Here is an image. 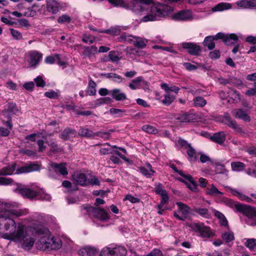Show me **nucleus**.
Masks as SVG:
<instances>
[{"mask_svg": "<svg viewBox=\"0 0 256 256\" xmlns=\"http://www.w3.org/2000/svg\"><path fill=\"white\" fill-rule=\"evenodd\" d=\"M110 114L115 116H122L126 112V110L122 109L110 108Z\"/></svg>", "mask_w": 256, "mask_h": 256, "instance_id": "54", "label": "nucleus"}, {"mask_svg": "<svg viewBox=\"0 0 256 256\" xmlns=\"http://www.w3.org/2000/svg\"><path fill=\"white\" fill-rule=\"evenodd\" d=\"M226 134L224 132H220L214 134L210 138V140L217 144H222L226 140Z\"/></svg>", "mask_w": 256, "mask_h": 256, "instance_id": "21", "label": "nucleus"}, {"mask_svg": "<svg viewBox=\"0 0 256 256\" xmlns=\"http://www.w3.org/2000/svg\"><path fill=\"white\" fill-rule=\"evenodd\" d=\"M98 52L97 48L96 46H84V54L90 57L94 55Z\"/></svg>", "mask_w": 256, "mask_h": 256, "instance_id": "36", "label": "nucleus"}, {"mask_svg": "<svg viewBox=\"0 0 256 256\" xmlns=\"http://www.w3.org/2000/svg\"><path fill=\"white\" fill-rule=\"evenodd\" d=\"M78 134L83 137H92L95 136V134L88 128H80Z\"/></svg>", "mask_w": 256, "mask_h": 256, "instance_id": "42", "label": "nucleus"}, {"mask_svg": "<svg viewBox=\"0 0 256 256\" xmlns=\"http://www.w3.org/2000/svg\"><path fill=\"white\" fill-rule=\"evenodd\" d=\"M17 192L22 196L30 199L36 198L38 200H50V196L37 186H32L30 188L24 186L17 189Z\"/></svg>", "mask_w": 256, "mask_h": 256, "instance_id": "4", "label": "nucleus"}, {"mask_svg": "<svg viewBox=\"0 0 256 256\" xmlns=\"http://www.w3.org/2000/svg\"><path fill=\"white\" fill-rule=\"evenodd\" d=\"M110 94L116 100H124L126 98V94L122 92L120 89H114L110 91Z\"/></svg>", "mask_w": 256, "mask_h": 256, "instance_id": "27", "label": "nucleus"}, {"mask_svg": "<svg viewBox=\"0 0 256 256\" xmlns=\"http://www.w3.org/2000/svg\"><path fill=\"white\" fill-rule=\"evenodd\" d=\"M51 166L56 172H59L63 176H66L68 174V172L66 166V164L62 163L60 164L56 163H52Z\"/></svg>", "mask_w": 256, "mask_h": 256, "instance_id": "22", "label": "nucleus"}, {"mask_svg": "<svg viewBox=\"0 0 256 256\" xmlns=\"http://www.w3.org/2000/svg\"><path fill=\"white\" fill-rule=\"evenodd\" d=\"M48 146L50 147V151L52 153H57L61 152L63 150V148L60 146L54 140H51L46 142Z\"/></svg>", "mask_w": 256, "mask_h": 256, "instance_id": "29", "label": "nucleus"}, {"mask_svg": "<svg viewBox=\"0 0 256 256\" xmlns=\"http://www.w3.org/2000/svg\"><path fill=\"white\" fill-rule=\"evenodd\" d=\"M96 84L92 80H90L86 90L87 94L90 96L95 95L96 94Z\"/></svg>", "mask_w": 256, "mask_h": 256, "instance_id": "39", "label": "nucleus"}, {"mask_svg": "<svg viewBox=\"0 0 256 256\" xmlns=\"http://www.w3.org/2000/svg\"><path fill=\"white\" fill-rule=\"evenodd\" d=\"M232 114L236 118L246 122H249L250 120V116L242 108L234 110L232 111Z\"/></svg>", "mask_w": 256, "mask_h": 256, "instance_id": "17", "label": "nucleus"}, {"mask_svg": "<svg viewBox=\"0 0 256 256\" xmlns=\"http://www.w3.org/2000/svg\"><path fill=\"white\" fill-rule=\"evenodd\" d=\"M170 12V8L165 4H158L152 6L148 4L142 14V16H144L140 21L148 22L158 20L161 18L168 15Z\"/></svg>", "mask_w": 256, "mask_h": 256, "instance_id": "3", "label": "nucleus"}, {"mask_svg": "<svg viewBox=\"0 0 256 256\" xmlns=\"http://www.w3.org/2000/svg\"><path fill=\"white\" fill-rule=\"evenodd\" d=\"M226 204L230 206H235L236 209L239 212H244L248 217V224L251 225L256 224V210L252 207H248L245 205L236 204L229 199L227 200Z\"/></svg>", "mask_w": 256, "mask_h": 256, "instance_id": "5", "label": "nucleus"}, {"mask_svg": "<svg viewBox=\"0 0 256 256\" xmlns=\"http://www.w3.org/2000/svg\"><path fill=\"white\" fill-rule=\"evenodd\" d=\"M99 256H114L112 248L105 247L103 248Z\"/></svg>", "mask_w": 256, "mask_h": 256, "instance_id": "58", "label": "nucleus"}, {"mask_svg": "<svg viewBox=\"0 0 256 256\" xmlns=\"http://www.w3.org/2000/svg\"><path fill=\"white\" fill-rule=\"evenodd\" d=\"M162 253L161 251L158 249H154L150 253L146 255L139 256L136 255L135 256H162Z\"/></svg>", "mask_w": 256, "mask_h": 256, "instance_id": "64", "label": "nucleus"}, {"mask_svg": "<svg viewBox=\"0 0 256 256\" xmlns=\"http://www.w3.org/2000/svg\"><path fill=\"white\" fill-rule=\"evenodd\" d=\"M135 37L132 35L124 33L118 38V40L120 42H126L133 44Z\"/></svg>", "mask_w": 256, "mask_h": 256, "instance_id": "32", "label": "nucleus"}, {"mask_svg": "<svg viewBox=\"0 0 256 256\" xmlns=\"http://www.w3.org/2000/svg\"><path fill=\"white\" fill-rule=\"evenodd\" d=\"M141 82H145L142 76H138L132 80V82L128 85L130 89L132 90L138 88V86Z\"/></svg>", "mask_w": 256, "mask_h": 256, "instance_id": "40", "label": "nucleus"}, {"mask_svg": "<svg viewBox=\"0 0 256 256\" xmlns=\"http://www.w3.org/2000/svg\"><path fill=\"white\" fill-rule=\"evenodd\" d=\"M195 18L190 10H182L174 14L172 19L178 21H190Z\"/></svg>", "mask_w": 256, "mask_h": 256, "instance_id": "11", "label": "nucleus"}, {"mask_svg": "<svg viewBox=\"0 0 256 256\" xmlns=\"http://www.w3.org/2000/svg\"><path fill=\"white\" fill-rule=\"evenodd\" d=\"M104 76L106 78L111 79L113 81H114L116 82L120 83L122 81V78L120 76L116 73H113V72L107 73V74H104Z\"/></svg>", "mask_w": 256, "mask_h": 256, "instance_id": "46", "label": "nucleus"}, {"mask_svg": "<svg viewBox=\"0 0 256 256\" xmlns=\"http://www.w3.org/2000/svg\"><path fill=\"white\" fill-rule=\"evenodd\" d=\"M16 169V164L12 163L0 170V176L12 174Z\"/></svg>", "mask_w": 256, "mask_h": 256, "instance_id": "25", "label": "nucleus"}, {"mask_svg": "<svg viewBox=\"0 0 256 256\" xmlns=\"http://www.w3.org/2000/svg\"><path fill=\"white\" fill-rule=\"evenodd\" d=\"M142 130L146 133L150 134H156L158 132V130L157 128L149 124L144 125L142 127Z\"/></svg>", "mask_w": 256, "mask_h": 256, "instance_id": "50", "label": "nucleus"}, {"mask_svg": "<svg viewBox=\"0 0 256 256\" xmlns=\"http://www.w3.org/2000/svg\"><path fill=\"white\" fill-rule=\"evenodd\" d=\"M176 120L180 122H190L196 120V115L192 114L184 113L179 114Z\"/></svg>", "mask_w": 256, "mask_h": 256, "instance_id": "20", "label": "nucleus"}, {"mask_svg": "<svg viewBox=\"0 0 256 256\" xmlns=\"http://www.w3.org/2000/svg\"><path fill=\"white\" fill-rule=\"evenodd\" d=\"M112 102V99L108 97L102 98L100 99H98L96 102V105L100 106L102 104H108Z\"/></svg>", "mask_w": 256, "mask_h": 256, "instance_id": "62", "label": "nucleus"}, {"mask_svg": "<svg viewBox=\"0 0 256 256\" xmlns=\"http://www.w3.org/2000/svg\"><path fill=\"white\" fill-rule=\"evenodd\" d=\"M182 48L186 49L188 52L192 55H198L200 52V47L196 44L191 42H185L182 44Z\"/></svg>", "mask_w": 256, "mask_h": 256, "instance_id": "14", "label": "nucleus"}, {"mask_svg": "<svg viewBox=\"0 0 256 256\" xmlns=\"http://www.w3.org/2000/svg\"><path fill=\"white\" fill-rule=\"evenodd\" d=\"M224 122L229 127L234 130L239 134H244V132L243 129L239 126L236 122L232 120L230 116L228 114H226L224 118Z\"/></svg>", "mask_w": 256, "mask_h": 256, "instance_id": "13", "label": "nucleus"}, {"mask_svg": "<svg viewBox=\"0 0 256 256\" xmlns=\"http://www.w3.org/2000/svg\"><path fill=\"white\" fill-rule=\"evenodd\" d=\"M40 165L37 164L30 162L29 164H26L24 166L18 168L16 170V174H20L22 173H28L37 171L40 170Z\"/></svg>", "mask_w": 256, "mask_h": 256, "instance_id": "12", "label": "nucleus"}, {"mask_svg": "<svg viewBox=\"0 0 256 256\" xmlns=\"http://www.w3.org/2000/svg\"><path fill=\"white\" fill-rule=\"evenodd\" d=\"M194 210L196 214H198L202 217L206 218H210V214L208 210L204 208H194Z\"/></svg>", "mask_w": 256, "mask_h": 256, "instance_id": "34", "label": "nucleus"}, {"mask_svg": "<svg viewBox=\"0 0 256 256\" xmlns=\"http://www.w3.org/2000/svg\"><path fill=\"white\" fill-rule=\"evenodd\" d=\"M212 212L214 216L219 220L220 223L221 225L224 226H228V222L225 216L222 213L214 209H212Z\"/></svg>", "mask_w": 256, "mask_h": 256, "instance_id": "31", "label": "nucleus"}, {"mask_svg": "<svg viewBox=\"0 0 256 256\" xmlns=\"http://www.w3.org/2000/svg\"><path fill=\"white\" fill-rule=\"evenodd\" d=\"M17 206L16 203L0 200V238L13 241L29 250L36 244V239L29 234V228L22 223L16 224L13 219L22 215L21 210H16Z\"/></svg>", "mask_w": 256, "mask_h": 256, "instance_id": "1", "label": "nucleus"}, {"mask_svg": "<svg viewBox=\"0 0 256 256\" xmlns=\"http://www.w3.org/2000/svg\"><path fill=\"white\" fill-rule=\"evenodd\" d=\"M221 237L226 243L232 241L234 239V232L230 230L222 232L221 235Z\"/></svg>", "mask_w": 256, "mask_h": 256, "instance_id": "37", "label": "nucleus"}, {"mask_svg": "<svg viewBox=\"0 0 256 256\" xmlns=\"http://www.w3.org/2000/svg\"><path fill=\"white\" fill-rule=\"evenodd\" d=\"M62 186L63 187L66 188L68 189V190L69 192L74 191L77 190L76 186H74L73 188L72 186L71 182L68 180H64L62 183Z\"/></svg>", "mask_w": 256, "mask_h": 256, "instance_id": "60", "label": "nucleus"}, {"mask_svg": "<svg viewBox=\"0 0 256 256\" xmlns=\"http://www.w3.org/2000/svg\"><path fill=\"white\" fill-rule=\"evenodd\" d=\"M231 7L230 4L222 2L217 4L212 10L214 11H221L229 9L231 8Z\"/></svg>", "mask_w": 256, "mask_h": 256, "instance_id": "51", "label": "nucleus"}, {"mask_svg": "<svg viewBox=\"0 0 256 256\" xmlns=\"http://www.w3.org/2000/svg\"><path fill=\"white\" fill-rule=\"evenodd\" d=\"M192 230L198 232V236L202 238H210L214 236V233L209 226H206L202 222H192L188 224Z\"/></svg>", "mask_w": 256, "mask_h": 256, "instance_id": "8", "label": "nucleus"}, {"mask_svg": "<svg viewBox=\"0 0 256 256\" xmlns=\"http://www.w3.org/2000/svg\"><path fill=\"white\" fill-rule=\"evenodd\" d=\"M47 10L52 14L56 13L59 8V4L56 0H46Z\"/></svg>", "mask_w": 256, "mask_h": 256, "instance_id": "24", "label": "nucleus"}, {"mask_svg": "<svg viewBox=\"0 0 256 256\" xmlns=\"http://www.w3.org/2000/svg\"><path fill=\"white\" fill-rule=\"evenodd\" d=\"M206 193L207 195L211 196H216L218 195L223 194V193L220 191L214 184L208 186L206 188Z\"/></svg>", "mask_w": 256, "mask_h": 256, "instance_id": "28", "label": "nucleus"}, {"mask_svg": "<svg viewBox=\"0 0 256 256\" xmlns=\"http://www.w3.org/2000/svg\"><path fill=\"white\" fill-rule=\"evenodd\" d=\"M52 240L50 242L49 249L50 250H57L60 248L62 246V242L61 240L58 238H50Z\"/></svg>", "mask_w": 256, "mask_h": 256, "instance_id": "33", "label": "nucleus"}, {"mask_svg": "<svg viewBox=\"0 0 256 256\" xmlns=\"http://www.w3.org/2000/svg\"><path fill=\"white\" fill-rule=\"evenodd\" d=\"M140 172L148 178H151L155 172V171L152 169L151 165L148 163L144 166L138 168Z\"/></svg>", "mask_w": 256, "mask_h": 256, "instance_id": "19", "label": "nucleus"}, {"mask_svg": "<svg viewBox=\"0 0 256 256\" xmlns=\"http://www.w3.org/2000/svg\"><path fill=\"white\" fill-rule=\"evenodd\" d=\"M194 104L195 106L202 108L206 104V101L202 96H196L194 98Z\"/></svg>", "mask_w": 256, "mask_h": 256, "instance_id": "47", "label": "nucleus"}, {"mask_svg": "<svg viewBox=\"0 0 256 256\" xmlns=\"http://www.w3.org/2000/svg\"><path fill=\"white\" fill-rule=\"evenodd\" d=\"M176 204L178 209L177 211L174 212V216L180 220L184 221L188 218L190 211V207L182 202H176Z\"/></svg>", "mask_w": 256, "mask_h": 256, "instance_id": "10", "label": "nucleus"}, {"mask_svg": "<svg viewBox=\"0 0 256 256\" xmlns=\"http://www.w3.org/2000/svg\"><path fill=\"white\" fill-rule=\"evenodd\" d=\"M10 34L14 39L16 40H20L22 38V35L19 31L18 30H14L12 28H10Z\"/></svg>", "mask_w": 256, "mask_h": 256, "instance_id": "57", "label": "nucleus"}, {"mask_svg": "<svg viewBox=\"0 0 256 256\" xmlns=\"http://www.w3.org/2000/svg\"><path fill=\"white\" fill-rule=\"evenodd\" d=\"M42 220L43 218L40 214L34 215L30 220L32 226H30L29 228H33L34 232L38 236V240L36 242V248L39 250H44L49 249L52 240L50 230L43 226H38L42 222Z\"/></svg>", "mask_w": 256, "mask_h": 256, "instance_id": "2", "label": "nucleus"}, {"mask_svg": "<svg viewBox=\"0 0 256 256\" xmlns=\"http://www.w3.org/2000/svg\"><path fill=\"white\" fill-rule=\"evenodd\" d=\"M232 170L233 171L241 172L245 168V164L242 162H236L231 163Z\"/></svg>", "mask_w": 256, "mask_h": 256, "instance_id": "44", "label": "nucleus"}, {"mask_svg": "<svg viewBox=\"0 0 256 256\" xmlns=\"http://www.w3.org/2000/svg\"><path fill=\"white\" fill-rule=\"evenodd\" d=\"M214 41L212 36H208L204 38L203 44L204 46H207L209 50H212L215 46Z\"/></svg>", "mask_w": 256, "mask_h": 256, "instance_id": "45", "label": "nucleus"}, {"mask_svg": "<svg viewBox=\"0 0 256 256\" xmlns=\"http://www.w3.org/2000/svg\"><path fill=\"white\" fill-rule=\"evenodd\" d=\"M148 42V40L140 37L136 36L133 44L140 48H144Z\"/></svg>", "mask_w": 256, "mask_h": 256, "instance_id": "30", "label": "nucleus"}, {"mask_svg": "<svg viewBox=\"0 0 256 256\" xmlns=\"http://www.w3.org/2000/svg\"><path fill=\"white\" fill-rule=\"evenodd\" d=\"M247 174L254 178H256V164L253 168H247L246 170Z\"/></svg>", "mask_w": 256, "mask_h": 256, "instance_id": "63", "label": "nucleus"}, {"mask_svg": "<svg viewBox=\"0 0 256 256\" xmlns=\"http://www.w3.org/2000/svg\"><path fill=\"white\" fill-rule=\"evenodd\" d=\"M82 212L84 214L92 216L100 221L105 222L110 219L108 212L100 207L86 206L82 210Z\"/></svg>", "mask_w": 256, "mask_h": 256, "instance_id": "6", "label": "nucleus"}, {"mask_svg": "<svg viewBox=\"0 0 256 256\" xmlns=\"http://www.w3.org/2000/svg\"><path fill=\"white\" fill-rule=\"evenodd\" d=\"M11 114L8 111L5 110L3 111L0 114L2 119V122L6 126L10 127V129H12V124H11V117L10 116Z\"/></svg>", "mask_w": 256, "mask_h": 256, "instance_id": "26", "label": "nucleus"}, {"mask_svg": "<svg viewBox=\"0 0 256 256\" xmlns=\"http://www.w3.org/2000/svg\"><path fill=\"white\" fill-rule=\"evenodd\" d=\"M235 4L242 8H249L256 6V0H240L237 1Z\"/></svg>", "mask_w": 256, "mask_h": 256, "instance_id": "18", "label": "nucleus"}, {"mask_svg": "<svg viewBox=\"0 0 256 256\" xmlns=\"http://www.w3.org/2000/svg\"><path fill=\"white\" fill-rule=\"evenodd\" d=\"M114 256H125L126 254V250L122 246L112 248Z\"/></svg>", "mask_w": 256, "mask_h": 256, "instance_id": "35", "label": "nucleus"}, {"mask_svg": "<svg viewBox=\"0 0 256 256\" xmlns=\"http://www.w3.org/2000/svg\"><path fill=\"white\" fill-rule=\"evenodd\" d=\"M95 40V38L90 34H84L82 36V41L86 44H92Z\"/></svg>", "mask_w": 256, "mask_h": 256, "instance_id": "55", "label": "nucleus"}, {"mask_svg": "<svg viewBox=\"0 0 256 256\" xmlns=\"http://www.w3.org/2000/svg\"><path fill=\"white\" fill-rule=\"evenodd\" d=\"M186 150L188 160L190 162H195L196 160V153L195 150L190 146Z\"/></svg>", "mask_w": 256, "mask_h": 256, "instance_id": "41", "label": "nucleus"}, {"mask_svg": "<svg viewBox=\"0 0 256 256\" xmlns=\"http://www.w3.org/2000/svg\"><path fill=\"white\" fill-rule=\"evenodd\" d=\"M98 252V250L96 248L86 246L80 248L78 254L81 256H95Z\"/></svg>", "mask_w": 256, "mask_h": 256, "instance_id": "16", "label": "nucleus"}, {"mask_svg": "<svg viewBox=\"0 0 256 256\" xmlns=\"http://www.w3.org/2000/svg\"><path fill=\"white\" fill-rule=\"evenodd\" d=\"M192 230L198 232V236L202 238H210L214 236V233L209 226H206L202 222H192L188 224Z\"/></svg>", "mask_w": 256, "mask_h": 256, "instance_id": "7", "label": "nucleus"}, {"mask_svg": "<svg viewBox=\"0 0 256 256\" xmlns=\"http://www.w3.org/2000/svg\"><path fill=\"white\" fill-rule=\"evenodd\" d=\"M56 58H58V54L54 56H49L46 57L44 62L48 64H53L56 62Z\"/></svg>", "mask_w": 256, "mask_h": 256, "instance_id": "59", "label": "nucleus"}, {"mask_svg": "<svg viewBox=\"0 0 256 256\" xmlns=\"http://www.w3.org/2000/svg\"><path fill=\"white\" fill-rule=\"evenodd\" d=\"M176 144L186 150L191 146L190 144H188L186 140L182 138L178 140Z\"/></svg>", "mask_w": 256, "mask_h": 256, "instance_id": "61", "label": "nucleus"}, {"mask_svg": "<svg viewBox=\"0 0 256 256\" xmlns=\"http://www.w3.org/2000/svg\"><path fill=\"white\" fill-rule=\"evenodd\" d=\"M238 40V36L235 34H226V37L224 39V42L226 45H232L235 43Z\"/></svg>", "mask_w": 256, "mask_h": 256, "instance_id": "38", "label": "nucleus"}, {"mask_svg": "<svg viewBox=\"0 0 256 256\" xmlns=\"http://www.w3.org/2000/svg\"><path fill=\"white\" fill-rule=\"evenodd\" d=\"M226 188L228 190L232 192L234 196H237L242 200H244L246 202H250L252 201V200L250 198L248 197L236 189L232 188L228 186H226Z\"/></svg>", "mask_w": 256, "mask_h": 256, "instance_id": "23", "label": "nucleus"}, {"mask_svg": "<svg viewBox=\"0 0 256 256\" xmlns=\"http://www.w3.org/2000/svg\"><path fill=\"white\" fill-rule=\"evenodd\" d=\"M42 58V54L36 50L28 52L25 57V66L36 68Z\"/></svg>", "mask_w": 256, "mask_h": 256, "instance_id": "9", "label": "nucleus"}, {"mask_svg": "<svg viewBox=\"0 0 256 256\" xmlns=\"http://www.w3.org/2000/svg\"><path fill=\"white\" fill-rule=\"evenodd\" d=\"M57 21L60 24L69 23L71 21V18L68 14H63L58 18Z\"/></svg>", "mask_w": 256, "mask_h": 256, "instance_id": "56", "label": "nucleus"}, {"mask_svg": "<svg viewBox=\"0 0 256 256\" xmlns=\"http://www.w3.org/2000/svg\"><path fill=\"white\" fill-rule=\"evenodd\" d=\"M245 246L250 250H254L256 249V239L248 238L244 242Z\"/></svg>", "mask_w": 256, "mask_h": 256, "instance_id": "48", "label": "nucleus"}, {"mask_svg": "<svg viewBox=\"0 0 256 256\" xmlns=\"http://www.w3.org/2000/svg\"><path fill=\"white\" fill-rule=\"evenodd\" d=\"M74 134L75 132L74 130L66 128L62 132L60 138L63 140H68L70 138L71 136Z\"/></svg>", "mask_w": 256, "mask_h": 256, "instance_id": "43", "label": "nucleus"}, {"mask_svg": "<svg viewBox=\"0 0 256 256\" xmlns=\"http://www.w3.org/2000/svg\"><path fill=\"white\" fill-rule=\"evenodd\" d=\"M179 180L181 182L185 183L187 186L192 191L196 192L197 190V184L196 182L194 180H192L190 181L189 183L186 182H185L184 180L180 178Z\"/></svg>", "mask_w": 256, "mask_h": 256, "instance_id": "52", "label": "nucleus"}, {"mask_svg": "<svg viewBox=\"0 0 256 256\" xmlns=\"http://www.w3.org/2000/svg\"><path fill=\"white\" fill-rule=\"evenodd\" d=\"M72 178L74 182L82 186L88 184V179L86 176L82 173L75 172L72 176Z\"/></svg>", "mask_w": 256, "mask_h": 256, "instance_id": "15", "label": "nucleus"}, {"mask_svg": "<svg viewBox=\"0 0 256 256\" xmlns=\"http://www.w3.org/2000/svg\"><path fill=\"white\" fill-rule=\"evenodd\" d=\"M175 97L167 94L164 95V98L160 100V102L165 106H169L174 100Z\"/></svg>", "mask_w": 256, "mask_h": 256, "instance_id": "49", "label": "nucleus"}, {"mask_svg": "<svg viewBox=\"0 0 256 256\" xmlns=\"http://www.w3.org/2000/svg\"><path fill=\"white\" fill-rule=\"evenodd\" d=\"M101 33L108 34L114 36H118L120 34V29L118 28H112L109 30H106L100 32Z\"/></svg>", "mask_w": 256, "mask_h": 256, "instance_id": "53", "label": "nucleus"}]
</instances>
